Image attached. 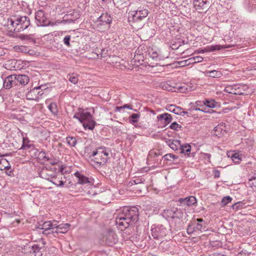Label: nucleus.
<instances>
[{"label":"nucleus","mask_w":256,"mask_h":256,"mask_svg":"<svg viewBox=\"0 0 256 256\" xmlns=\"http://www.w3.org/2000/svg\"><path fill=\"white\" fill-rule=\"evenodd\" d=\"M109 150L105 147H100L93 152L92 156L94 162L99 166L104 165L108 158Z\"/></svg>","instance_id":"39448f33"},{"label":"nucleus","mask_w":256,"mask_h":256,"mask_svg":"<svg viewBox=\"0 0 256 256\" xmlns=\"http://www.w3.org/2000/svg\"><path fill=\"white\" fill-rule=\"evenodd\" d=\"M185 114L187 116H189L188 112L184 110L182 108L177 106V115L184 116Z\"/></svg>","instance_id":"a18cd8bd"},{"label":"nucleus","mask_w":256,"mask_h":256,"mask_svg":"<svg viewBox=\"0 0 256 256\" xmlns=\"http://www.w3.org/2000/svg\"><path fill=\"white\" fill-rule=\"evenodd\" d=\"M176 210H166L164 211L163 216L170 221H174Z\"/></svg>","instance_id":"a878e982"},{"label":"nucleus","mask_w":256,"mask_h":256,"mask_svg":"<svg viewBox=\"0 0 256 256\" xmlns=\"http://www.w3.org/2000/svg\"><path fill=\"white\" fill-rule=\"evenodd\" d=\"M19 37L22 40H29L30 39V36L28 35L20 34Z\"/></svg>","instance_id":"774afa93"},{"label":"nucleus","mask_w":256,"mask_h":256,"mask_svg":"<svg viewBox=\"0 0 256 256\" xmlns=\"http://www.w3.org/2000/svg\"><path fill=\"white\" fill-rule=\"evenodd\" d=\"M180 206H190L196 204V198L194 196H190L186 198H180L178 200Z\"/></svg>","instance_id":"f8f14e48"},{"label":"nucleus","mask_w":256,"mask_h":256,"mask_svg":"<svg viewBox=\"0 0 256 256\" xmlns=\"http://www.w3.org/2000/svg\"><path fill=\"white\" fill-rule=\"evenodd\" d=\"M190 108L192 110H198V111L200 110V108H198V106H196V105L195 104H192Z\"/></svg>","instance_id":"69168bd1"},{"label":"nucleus","mask_w":256,"mask_h":256,"mask_svg":"<svg viewBox=\"0 0 256 256\" xmlns=\"http://www.w3.org/2000/svg\"><path fill=\"white\" fill-rule=\"evenodd\" d=\"M130 14L132 16V26L138 30L142 28L148 14V9L144 7H139L136 10L130 12Z\"/></svg>","instance_id":"f03ea898"},{"label":"nucleus","mask_w":256,"mask_h":256,"mask_svg":"<svg viewBox=\"0 0 256 256\" xmlns=\"http://www.w3.org/2000/svg\"><path fill=\"white\" fill-rule=\"evenodd\" d=\"M35 18L38 26H48L49 22L45 16L44 13L42 10H38L36 13Z\"/></svg>","instance_id":"9b49d317"},{"label":"nucleus","mask_w":256,"mask_h":256,"mask_svg":"<svg viewBox=\"0 0 256 256\" xmlns=\"http://www.w3.org/2000/svg\"><path fill=\"white\" fill-rule=\"evenodd\" d=\"M200 111L205 113H212L214 112V111L212 110H207V108L206 107H204L203 108H200Z\"/></svg>","instance_id":"680f3d73"},{"label":"nucleus","mask_w":256,"mask_h":256,"mask_svg":"<svg viewBox=\"0 0 256 256\" xmlns=\"http://www.w3.org/2000/svg\"><path fill=\"white\" fill-rule=\"evenodd\" d=\"M194 232H196L194 226H193L192 223L190 224H188L187 228V232L188 234L193 233Z\"/></svg>","instance_id":"8fccbe9b"},{"label":"nucleus","mask_w":256,"mask_h":256,"mask_svg":"<svg viewBox=\"0 0 256 256\" xmlns=\"http://www.w3.org/2000/svg\"><path fill=\"white\" fill-rule=\"evenodd\" d=\"M178 34H177V44H180L179 46L178 47H177L176 48V50H179V47L182 46L181 45V43H182L183 44V45L185 44H186V41L184 40H183V39H181L180 38H178Z\"/></svg>","instance_id":"603ef678"},{"label":"nucleus","mask_w":256,"mask_h":256,"mask_svg":"<svg viewBox=\"0 0 256 256\" xmlns=\"http://www.w3.org/2000/svg\"><path fill=\"white\" fill-rule=\"evenodd\" d=\"M222 126H223L222 125L217 126H216L214 128V130L216 132H221V131L222 130V128L221 127ZM216 134V136H218V134H220L218 133V134Z\"/></svg>","instance_id":"13d9d810"},{"label":"nucleus","mask_w":256,"mask_h":256,"mask_svg":"<svg viewBox=\"0 0 256 256\" xmlns=\"http://www.w3.org/2000/svg\"><path fill=\"white\" fill-rule=\"evenodd\" d=\"M48 110L50 112L54 115H56L58 114L57 106L56 103L52 102L48 106Z\"/></svg>","instance_id":"4c0bfd02"},{"label":"nucleus","mask_w":256,"mask_h":256,"mask_svg":"<svg viewBox=\"0 0 256 256\" xmlns=\"http://www.w3.org/2000/svg\"><path fill=\"white\" fill-rule=\"evenodd\" d=\"M194 57H192V58L187 59L186 60H187L188 64L190 65L191 64H196V61H194Z\"/></svg>","instance_id":"e2e57ef3"},{"label":"nucleus","mask_w":256,"mask_h":256,"mask_svg":"<svg viewBox=\"0 0 256 256\" xmlns=\"http://www.w3.org/2000/svg\"><path fill=\"white\" fill-rule=\"evenodd\" d=\"M179 6L177 7V14L178 16L181 14L187 16L190 12V5L188 0H180Z\"/></svg>","instance_id":"0eeeda50"},{"label":"nucleus","mask_w":256,"mask_h":256,"mask_svg":"<svg viewBox=\"0 0 256 256\" xmlns=\"http://www.w3.org/2000/svg\"><path fill=\"white\" fill-rule=\"evenodd\" d=\"M70 36H66L64 38L63 42L66 46H70Z\"/></svg>","instance_id":"864d4df0"},{"label":"nucleus","mask_w":256,"mask_h":256,"mask_svg":"<svg viewBox=\"0 0 256 256\" xmlns=\"http://www.w3.org/2000/svg\"><path fill=\"white\" fill-rule=\"evenodd\" d=\"M17 84L15 75H10L5 78L3 86L4 88L8 90Z\"/></svg>","instance_id":"4468645a"},{"label":"nucleus","mask_w":256,"mask_h":256,"mask_svg":"<svg viewBox=\"0 0 256 256\" xmlns=\"http://www.w3.org/2000/svg\"><path fill=\"white\" fill-rule=\"evenodd\" d=\"M227 156L235 164H239L242 160L241 156L238 152H234L232 151L228 152Z\"/></svg>","instance_id":"aec40b11"},{"label":"nucleus","mask_w":256,"mask_h":256,"mask_svg":"<svg viewBox=\"0 0 256 256\" xmlns=\"http://www.w3.org/2000/svg\"><path fill=\"white\" fill-rule=\"evenodd\" d=\"M217 102L213 99H206L204 100V106L209 108H214L216 106Z\"/></svg>","instance_id":"c9c22d12"},{"label":"nucleus","mask_w":256,"mask_h":256,"mask_svg":"<svg viewBox=\"0 0 256 256\" xmlns=\"http://www.w3.org/2000/svg\"><path fill=\"white\" fill-rule=\"evenodd\" d=\"M190 88L186 84H181L180 85L177 84V92L185 93L188 90H190Z\"/></svg>","instance_id":"473e14b6"},{"label":"nucleus","mask_w":256,"mask_h":256,"mask_svg":"<svg viewBox=\"0 0 256 256\" xmlns=\"http://www.w3.org/2000/svg\"><path fill=\"white\" fill-rule=\"evenodd\" d=\"M174 140H167L166 143L172 150H176V144L174 142Z\"/></svg>","instance_id":"49530a36"},{"label":"nucleus","mask_w":256,"mask_h":256,"mask_svg":"<svg viewBox=\"0 0 256 256\" xmlns=\"http://www.w3.org/2000/svg\"><path fill=\"white\" fill-rule=\"evenodd\" d=\"M232 46L230 45H226V46H222V45H212L210 46H208L206 47L207 51L210 52H214L216 50H220L222 49H224L226 48H231Z\"/></svg>","instance_id":"c85d7f7f"},{"label":"nucleus","mask_w":256,"mask_h":256,"mask_svg":"<svg viewBox=\"0 0 256 256\" xmlns=\"http://www.w3.org/2000/svg\"><path fill=\"white\" fill-rule=\"evenodd\" d=\"M187 214L186 212H179L177 210V219L180 220L178 222L180 225H182L184 223L186 222L188 220L186 219ZM180 228L182 227V226H180Z\"/></svg>","instance_id":"bb28decb"},{"label":"nucleus","mask_w":256,"mask_h":256,"mask_svg":"<svg viewBox=\"0 0 256 256\" xmlns=\"http://www.w3.org/2000/svg\"><path fill=\"white\" fill-rule=\"evenodd\" d=\"M232 200V198L228 196L224 197L222 198V200L221 202L222 206H226L228 203L231 202Z\"/></svg>","instance_id":"a19ab883"},{"label":"nucleus","mask_w":256,"mask_h":256,"mask_svg":"<svg viewBox=\"0 0 256 256\" xmlns=\"http://www.w3.org/2000/svg\"><path fill=\"white\" fill-rule=\"evenodd\" d=\"M67 77L68 78L69 81L73 84H76L78 82V78L77 76L74 74H68Z\"/></svg>","instance_id":"79ce46f5"},{"label":"nucleus","mask_w":256,"mask_h":256,"mask_svg":"<svg viewBox=\"0 0 256 256\" xmlns=\"http://www.w3.org/2000/svg\"><path fill=\"white\" fill-rule=\"evenodd\" d=\"M114 6L118 8L121 9L126 6L128 0H113Z\"/></svg>","instance_id":"c756f323"},{"label":"nucleus","mask_w":256,"mask_h":256,"mask_svg":"<svg viewBox=\"0 0 256 256\" xmlns=\"http://www.w3.org/2000/svg\"><path fill=\"white\" fill-rule=\"evenodd\" d=\"M42 86H38V87H35L34 88H32V90H30V92H28V94L26 95V98L28 100H36L38 98V95L39 94V92H38V90H39L40 89H41Z\"/></svg>","instance_id":"6ab92c4d"},{"label":"nucleus","mask_w":256,"mask_h":256,"mask_svg":"<svg viewBox=\"0 0 256 256\" xmlns=\"http://www.w3.org/2000/svg\"><path fill=\"white\" fill-rule=\"evenodd\" d=\"M56 222V221L54 220L52 221H47L44 222L42 224H39L38 226V228L39 229L43 230V234H54L53 232V228L56 226L55 223Z\"/></svg>","instance_id":"1a4fd4ad"},{"label":"nucleus","mask_w":256,"mask_h":256,"mask_svg":"<svg viewBox=\"0 0 256 256\" xmlns=\"http://www.w3.org/2000/svg\"><path fill=\"white\" fill-rule=\"evenodd\" d=\"M74 176L78 178V183L80 184H92L90 180L87 177L81 174L78 172H76Z\"/></svg>","instance_id":"b1692460"},{"label":"nucleus","mask_w":256,"mask_h":256,"mask_svg":"<svg viewBox=\"0 0 256 256\" xmlns=\"http://www.w3.org/2000/svg\"><path fill=\"white\" fill-rule=\"evenodd\" d=\"M207 73L209 76L214 78H220L222 76L221 72L216 70L208 71Z\"/></svg>","instance_id":"f704fd0d"},{"label":"nucleus","mask_w":256,"mask_h":256,"mask_svg":"<svg viewBox=\"0 0 256 256\" xmlns=\"http://www.w3.org/2000/svg\"><path fill=\"white\" fill-rule=\"evenodd\" d=\"M10 168V166L8 162L5 158L0 159V170H8Z\"/></svg>","instance_id":"2f4dec72"},{"label":"nucleus","mask_w":256,"mask_h":256,"mask_svg":"<svg viewBox=\"0 0 256 256\" xmlns=\"http://www.w3.org/2000/svg\"><path fill=\"white\" fill-rule=\"evenodd\" d=\"M74 118L78 119L84 128L92 130L96 124L92 119V115L89 112H79L74 116Z\"/></svg>","instance_id":"20e7f679"},{"label":"nucleus","mask_w":256,"mask_h":256,"mask_svg":"<svg viewBox=\"0 0 256 256\" xmlns=\"http://www.w3.org/2000/svg\"><path fill=\"white\" fill-rule=\"evenodd\" d=\"M63 169V168H60V172L61 173H62ZM62 178H64V177L63 176L62 174H55L54 173L50 182H52L56 186H62L64 184V181L62 180Z\"/></svg>","instance_id":"dca6fc26"},{"label":"nucleus","mask_w":256,"mask_h":256,"mask_svg":"<svg viewBox=\"0 0 256 256\" xmlns=\"http://www.w3.org/2000/svg\"><path fill=\"white\" fill-rule=\"evenodd\" d=\"M180 28H179L178 29H177V32H180V34H182V38H184V36H186V34H185V32H186L184 28H180Z\"/></svg>","instance_id":"4d7b16f0"},{"label":"nucleus","mask_w":256,"mask_h":256,"mask_svg":"<svg viewBox=\"0 0 256 256\" xmlns=\"http://www.w3.org/2000/svg\"><path fill=\"white\" fill-rule=\"evenodd\" d=\"M212 174L215 178H218L220 176V171L218 170H214L212 172Z\"/></svg>","instance_id":"6e6d98bb"},{"label":"nucleus","mask_w":256,"mask_h":256,"mask_svg":"<svg viewBox=\"0 0 256 256\" xmlns=\"http://www.w3.org/2000/svg\"><path fill=\"white\" fill-rule=\"evenodd\" d=\"M195 104L196 105V106L200 107H202L204 106V100L201 101V100H198L196 101L195 102Z\"/></svg>","instance_id":"bf43d9fd"},{"label":"nucleus","mask_w":256,"mask_h":256,"mask_svg":"<svg viewBox=\"0 0 256 256\" xmlns=\"http://www.w3.org/2000/svg\"><path fill=\"white\" fill-rule=\"evenodd\" d=\"M193 5L196 10L202 13L204 11L206 12L210 7V3L209 0H194Z\"/></svg>","instance_id":"6e6552de"},{"label":"nucleus","mask_w":256,"mask_h":256,"mask_svg":"<svg viewBox=\"0 0 256 256\" xmlns=\"http://www.w3.org/2000/svg\"><path fill=\"white\" fill-rule=\"evenodd\" d=\"M201 157L206 162H210L211 154L208 153H201Z\"/></svg>","instance_id":"37998d69"},{"label":"nucleus","mask_w":256,"mask_h":256,"mask_svg":"<svg viewBox=\"0 0 256 256\" xmlns=\"http://www.w3.org/2000/svg\"><path fill=\"white\" fill-rule=\"evenodd\" d=\"M50 154H46L44 151H41L39 152L38 158L41 162L44 163L47 162L48 158Z\"/></svg>","instance_id":"7c9ffc66"},{"label":"nucleus","mask_w":256,"mask_h":256,"mask_svg":"<svg viewBox=\"0 0 256 256\" xmlns=\"http://www.w3.org/2000/svg\"><path fill=\"white\" fill-rule=\"evenodd\" d=\"M157 118L159 121L166 124L171 122L172 116L170 114L164 113L158 116Z\"/></svg>","instance_id":"393cba45"},{"label":"nucleus","mask_w":256,"mask_h":256,"mask_svg":"<svg viewBox=\"0 0 256 256\" xmlns=\"http://www.w3.org/2000/svg\"><path fill=\"white\" fill-rule=\"evenodd\" d=\"M176 108V106L175 105H173V104H171V105L168 106L166 107L167 110H169L170 112H173L174 114H176V112H175Z\"/></svg>","instance_id":"5fc2aeb1"},{"label":"nucleus","mask_w":256,"mask_h":256,"mask_svg":"<svg viewBox=\"0 0 256 256\" xmlns=\"http://www.w3.org/2000/svg\"><path fill=\"white\" fill-rule=\"evenodd\" d=\"M30 25V18L26 16L12 18L8 20V28L16 32L24 30Z\"/></svg>","instance_id":"7ed1b4c3"},{"label":"nucleus","mask_w":256,"mask_h":256,"mask_svg":"<svg viewBox=\"0 0 256 256\" xmlns=\"http://www.w3.org/2000/svg\"><path fill=\"white\" fill-rule=\"evenodd\" d=\"M245 8L250 12L256 8V0H245L244 2Z\"/></svg>","instance_id":"cd10ccee"},{"label":"nucleus","mask_w":256,"mask_h":256,"mask_svg":"<svg viewBox=\"0 0 256 256\" xmlns=\"http://www.w3.org/2000/svg\"><path fill=\"white\" fill-rule=\"evenodd\" d=\"M112 22V18L108 14H102L98 18V25L110 24Z\"/></svg>","instance_id":"a211bd4d"},{"label":"nucleus","mask_w":256,"mask_h":256,"mask_svg":"<svg viewBox=\"0 0 256 256\" xmlns=\"http://www.w3.org/2000/svg\"><path fill=\"white\" fill-rule=\"evenodd\" d=\"M192 224L196 231H202L206 228V223L201 218H197L196 222H194Z\"/></svg>","instance_id":"f3484780"},{"label":"nucleus","mask_w":256,"mask_h":256,"mask_svg":"<svg viewBox=\"0 0 256 256\" xmlns=\"http://www.w3.org/2000/svg\"><path fill=\"white\" fill-rule=\"evenodd\" d=\"M151 234L154 239H160L166 236L165 230L160 226L152 228L151 229Z\"/></svg>","instance_id":"ddd939ff"},{"label":"nucleus","mask_w":256,"mask_h":256,"mask_svg":"<svg viewBox=\"0 0 256 256\" xmlns=\"http://www.w3.org/2000/svg\"><path fill=\"white\" fill-rule=\"evenodd\" d=\"M16 84L19 82L22 86H25L28 84L30 81L29 77L25 74L15 75Z\"/></svg>","instance_id":"5701e85b"},{"label":"nucleus","mask_w":256,"mask_h":256,"mask_svg":"<svg viewBox=\"0 0 256 256\" xmlns=\"http://www.w3.org/2000/svg\"><path fill=\"white\" fill-rule=\"evenodd\" d=\"M58 160L54 158L53 156L51 154L50 155L48 158L47 162H48L52 165H55L57 164Z\"/></svg>","instance_id":"c03bdc74"},{"label":"nucleus","mask_w":256,"mask_h":256,"mask_svg":"<svg viewBox=\"0 0 256 256\" xmlns=\"http://www.w3.org/2000/svg\"><path fill=\"white\" fill-rule=\"evenodd\" d=\"M101 243L112 246L118 241L117 236L112 230H106L103 232L100 238Z\"/></svg>","instance_id":"423d86ee"},{"label":"nucleus","mask_w":256,"mask_h":256,"mask_svg":"<svg viewBox=\"0 0 256 256\" xmlns=\"http://www.w3.org/2000/svg\"><path fill=\"white\" fill-rule=\"evenodd\" d=\"M126 108L130 109V110L132 109V106L129 105L128 104H126L124 105L123 106H117L116 108V109L117 110L120 112L124 108Z\"/></svg>","instance_id":"3c124183"},{"label":"nucleus","mask_w":256,"mask_h":256,"mask_svg":"<svg viewBox=\"0 0 256 256\" xmlns=\"http://www.w3.org/2000/svg\"><path fill=\"white\" fill-rule=\"evenodd\" d=\"M22 253V256H42V255L40 246L36 245L32 247H26Z\"/></svg>","instance_id":"9d476101"},{"label":"nucleus","mask_w":256,"mask_h":256,"mask_svg":"<svg viewBox=\"0 0 256 256\" xmlns=\"http://www.w3.org/2000/svg\"><path fill=\"white\" fill-rule=\"evenodd\" d=\"M54 174L53 172L47 168H42L39 172V175L42 178L50 181Z\"/></svg>","instance_id":"4be33fe9"},{"label":"nucleus","mask_w":256,"mask_h":256,"mask_svg":"<svg viewBox=\"0 0 256 256\" xmlns=\"http://www.w3.org/2000/svg\"><path fill=\"white\" fill-rule=\"evenodd\" d=\"M56 226L53 228V232L54 233H62L65 234L70 229V224H58V222L55 223Z\"/></svg>","instance_id":"2eb2a0df"},{"label":"nucleus","mask_w":256,"mask_h":256,"mask_svg":"<svg viewBox=\"0 0 256 256\" xmlns=\"http://www.w3.org/2000/svg\"><path fill=\"white\" fill-rule=\"evenodd\" d=\"M14 48V49L15 51L18 52H22L26 54L29 53L30 52V50L26 46H16Z\"/></svg>","instance_id":"72a5a7b5"},{"label":"nucleus","mask_w":256,"mask_h":256,"mask_svg":"<svg viewBox=\"0 0 256 256\" xmlns=\"http://www.w3.org/2000/svg\"><path fill=\"white\" fill-rule=\"evenodd\" d=\"M138 215L136 207H124L116 218V224L121 230L134 226L138 220Z\"/></svg>","instance_id":"f257e3e1"},{"label":"nucleus","mask_w":256,"mask_h":256,"mask_svg":"<svg viewBox=\"0 0 256 256\" xmlns=\"http://www.w3.org/2000/svg\"><path fill=\"white\" fill-rule=\"evenodd\" d=\"M240 204V202H238L234 204L232 206V208L236 210L238 209Z\"/></svg>","instance_id":"338daca9"},{"label":"nucleus","mask_w":256,"mask_h":256,"mask_svg":"<svg viewBox=\"0 0 256 256\" xmlns=\"http://www.w3.org/2000/svg\"><path fill=\"white\" fill-rule=\"evenodd\" d=\"M177 142L180 145V153L189 156L191 150V146L188 144H181L179 140H177Z\"/></svg>","instance_id":"412c9836"},{"label":"nucleus","mask_w":256,"mask_h":256,"mask_svg":"<svg viewBox=\"0 0 256 256\" xmlns=\"http://www.w3.org/2000/svg\"><path fill=\"white\" fill-rule=\"evenodd\" d=\"M140 118V114H133L129 116L128 120L131 124L136 123L138 122V119Z\"/></svg>","instance_id":"58836bf2"},{"label":"nucleus","mask_w":256,"mask_h":256,"mask_svg":"<svg viewBox=\"0 0 256 256\" xmlns=\"http://www.w3.org/2000/svg\"><path fill=\"white\" fill-rule=\"evenodd\" d=\"M188 66L186 60L180 61H177V68Z\"/></svg>","instance_id":"de8ad7c7"},{"label":"nucleus","mask_w":256,"mask_h":256,"mask_svg":"<svg viewBox=\"0 0 256 256\" xmlns=\"http://www.w3.org/2000/svg\"><path fill=\"white\" fill-rule=\"evenodd\" d=\"M164 157L166 160L168 161H172L175 159V156L171 154H166Z\"/></svg>","instance_id":"09e8293b"},{"label":"nucleus","mask_w":256,"mask_h":256,"mask_svg":"<svg viewBox=\"0 0 256 256\" xmlns=\"http://www.w3.org/2000/svg\"><path fill=\"white\" fill-rule=\"evenodd\" d=\"M67 143L70 146H74L76 144V140L75 138L72 136H68L66 138Z\"/></svg>","instance_id":"ea45409f"},{"label":"nucleus","mask_w":256,"mask_h":256,"mask_svg":"<svg viewBox=\"0 0 256 256\" xmlns=\"http://www.w3.org/2000/svg\"><path fill=\"white\" fill-rule=\"evenodd\" d=\"M234 88L236 86H227L225 88V91L229 94H242V92H237V90Z\"/></svg>","instance_id":"e433bc0d"},{"label":"nucleus","mask_w":256,"mask_h":256,"mask_svg":"<svg viewBox=\"0 0 256 256\" xmlns=\"http://www.w3.org/2000/svg\"><path fill=\"white\" fill-rule=\"evenodd\" d=\"M134 182L136 184H142L144 182V180L142 178H136L135 180H134Z\"/></svg>","instance_id":"0e129e2a"},{"label":"nucleus","mask_w":256,"mask_h":256,"mask_svg":"<svg viewBox=\"0 0 256 256\" xmlns=\"http://www.w3.org/2000/svg\"><path fill=\"white\" fill-rule=\"evenodd\" d=\"M194 58L196 63L202 62L204 60V58L200 56H194Z\"/></svg>","instance_id":"052dcab7"}]
</instances>
